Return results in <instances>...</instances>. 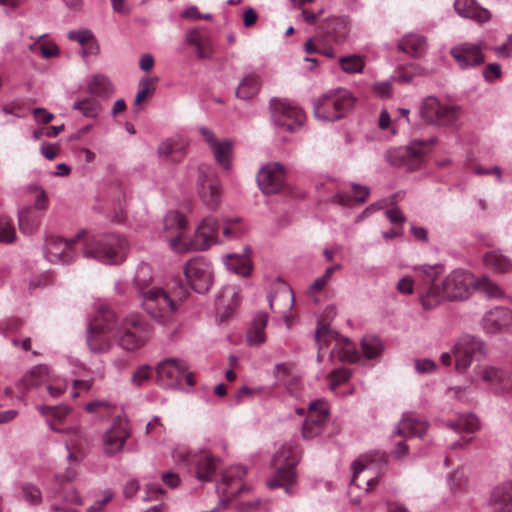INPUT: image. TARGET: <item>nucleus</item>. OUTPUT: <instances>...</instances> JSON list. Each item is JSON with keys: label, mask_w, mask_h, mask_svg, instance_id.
Returning <instances> with one entry per match:
<instances>
[{"label": "nucleus", "mask_w": 512, "mask_h": 512, "mask_svg": "<svg viewBox=\"0 0 512 512\" xmlns=\"http://www.w3.org/2000/svg\"><path fill=\"white\" fill-rule=\"evenodd\" d=\"M152 376V368L149 365H141L133 372L131 381L136 386H141L145 382L149 381Z\"/></svg>", "instance_id": "nucleus-52"}, {"label": "nucleus", "mask_w": 512, "mask_h": 512, "mask_svg": "<svg viewBox=\"0 0 512 512\" xmlns=\"http://www.w3.org/2000/svg\"><path fill=\"white\" fill-rule=\"evenodd\" d=\"M83 232H79L73 238L64 240L60 237L51 236L46 239L45 255L48 261L52 263H70L76 257V253L73 250V245L76 244L81 237Z\"/></svg>", "instance_id": "nucleus-17"}, {"label": "nucleus", "mask_w": 512, "mask_h": 512, "mask_svg": "<svg viewBox=\"0 0 512 512\" xmlns=\"http://www.w3.org/2000/svg\"><path fill=\"white\" fill-rule=\"evenodd\" d=\"M398 49L412 57L419 58L427 51V41L420 34L408 33L399 40Z\"/></svg>", "instance_id": "nucleus-29"}, {"label": "nucleus", "mask_w": 512, "mask_h": 512, "mask_svg": "<svg viewBox=\"0 0 512 512\" xmlns=\"http://www.w3.org/2000/svg\"><path fill=\"white\" fill-rule=\"evenodd\" d=\"M184 275L197 293L208 292L213 283L212 266L203 257L190 259L184 266Z\"/></svg>", "instance_id": "nucleus-14"}, {"label": "nucleus", "mask_w": 512, "mask_h": 512, "mask_svg": "<svg viewBox=\"0 0 512 512\" xmlns=\"http://www.w3.org/2000/svg\"><path fill=\"white\" fill-rule=\"evenodd\" d=\"M99 50V44L94 37L84 47H82V56L84 59H87L90 56H96L99 53Z\"/></svg>", "instance_id": "nucleus-62"}, {"label": "nucleus", "mask_w": 512, "mask_h": 512, "mask_svg": "<svg viewBox=\"0 0 512 512\" xmlns=\"http://www.w3.org/2000/svg\"><path fill=\"white\" fill-rule=\"evenodd\" d=\"M22 492H23L25 499L32 504L38 503L41 499V492H40L39 488H37L34 485H31V484L24 485L22 487Z\"/></svg>", "instance_id": "nucleus-56"}, {"label": "nucleus", "mask_w": 512, "mask_h": 512, "mask_svg": "<svg viewBox=\"0 0 512 512\" xmlns=\"http://www.w3.org/2000/svg\"><path fill=\"white\" fill-rule=\"evenodd\" d=\"M268 316L264 312H259L254 317L251 327L247 332V342L251 346H257L265 342V328L267 326Z\"/></svg>", "instance_id": "nucleus-33"}, {"label": "nucleus", "mask_w": 512, "mask_h": 512, "mask_svg": "<svg viewBox=\"0 0 512 512\" xmlns=\"http://www.w3.org/2000/svg\"><path fill=\"white\" fill-rule=\"evenodd\" d=\"M482 325L486 333L491 335L512 332V311L505 307H495L484 315Z\"/></svg>", "instance_id": "nucleus-21"}, {"label": "nucleus", "mask_w": 512, "mask_h": 512, "mask_svg": "<svg viewBox=\"0 0 512 512\" xmlns=\"http://www.w3.org/2000/svg\"><path fill=\"white\" fill-rule=\"evenodd\" d=\"M187 41L196 47L197 56L205 59L209 58L212 52V43L207 31L203 29H194L188 32Z\"/></svg>", "instance_id": "nucleus-30"}, {"label": "nucleus", "mask_w": 512, "mask_h": 512, "mask_svg": "<svg viewBox=\"0 0 512 512\" xmlns=\"http://www.w3.org/2000/svg\"><path fill=\"white\" fill-rule=\"evenodd\" d=\"M446 425L457 433H473L479 428L478 419L474 414H462L456 421L446 422Z\"/></svg>", "instance_id": "nucleus-38"}, {"label": "nucleus", "mask_w": 512, "mask_h": 512, "mask_svg": "<svg viewBox=\"0 0 512 512\" xmlns=\"http://www.w3.org/2000/svg\"><path fill=\"white\" fill-rule=\"evenodd\" d=\"M269 108L273 124L282 130L298 131L305 121L302 109L287 100L271 99Z\"/></svg>", "instance_id": "nucleus-10"}, {"label": "nucleus", "mask_w": 512, "mask_h": 512, "mask_svg": "<svg viewBox=\"0 0 512 512\" xmlns=\"http://www.w3.org/2000/svg\"><path fill=\"white\" fill-rule=\"evenodd\" d=\"M355 103L353 94L346 88L327 91L314 103V114L322 121H337L352 110Z\"/></svg>", "instance_id": "nucleus-5"}, {"label": "nucleus", "mask_w": 512, "mask_h": 512, "mask_svg": "<svg viewBox=\"0 0 512 512\" xmlns=\"http://www.w3.org/2000/svg\"><path fill=\"white\" fill-rule=\"evenodd\" d=\"M198 193L203 203L210 209H215L221 199L219 183L214 179H207L200 174L197 182Z\"/></svg>", "instance_id": "nucleus-27"}, {"label": "nucleus", "mask_w": 512, "mask_h": 512, "mask_svg": "<svg viewBox=\"0 0 512 512\" xmlns=\"http://www.w3.org/2000/svg\"><path fill=\"white\" fill-rule=\"evenodd\" d=\"M94 37L95 36L90 30L70 31L68 33V38L78 42L82 47H84Z\"/></svg>", "instance_id": "nucleus-55"}, {"label": "nucleus", "mask_w": 512, "mask_h": 512, "mask_svg": "<svg viewBox=\"0 0 512 512\" xmlns=\"http://www.w3.org/2000/svg\"><path fill=\"white\" fill-rule=\"evenodd\" d=\"M433 138L427 140L415 139L406 147L392 148L386 153V160L393 166L406 167L408 170L416 169L424 156L434 144Z\"/></svg>", "instance_id": "nucleus-9"}, {"label": "nucleus", "mask_w": 512, "mask_h": 512, "mask_svg": "<svg viewBox=\"0 0 512 512\" xmlns=\"http://www.w3.org/2000/svg\"><path fill=\"white\" fill-rule=\"evenodd\" d=\"M219 223L213 217H207L198 225L194 238L188 241L190 250H206L216 243Z\"/></svg>", "instance_id": "nucleus-22"}, {"label": "nucleus", "mask_w": 512, "mask_h": 512, "mask_svg": "<svg viewBox=\"0 0 512 512\" xmlns=\"http://www.w3.org/2000/svg\"><path fill=\"white\" fill-rule=\"evenodd\" d=\"M152 280V268L148 263L142 262L137 266L134 283L138 290V296L141 294V290H147L153 287L150 282Z\"/></svg>", "instance_id": "nucleus-39"}, {"label": "nucleus", "mask_w": 512, "mask_h": 512, "mask_svg": "<svg viewBox=\"0 0 512 512\" xmlns=\"http://www.w3.org/2000/svg\"><path fill=\"white\" fill-rule=\"evenodd\" d=\"M454 9L459 16L477 23H485L491 19L490 12L476 0H455Z\"/></svg>", "instance_id": "nucleus-26"}, {"label": "nucleus", "mask_w": 512, "mask_h": 512, "mask_svg": "<svg viewBox=\"0 0 512 512\" xmlns=\"http://www.w3.org/2000/svg\"><path fill=\"white\" fill-rule=\"evenodd\" d=\"M111 220L117 224L124 223L126 220V200L125 194L122 191L119 192V195L114 196Z\"/></svg>", "instance_id": "nucleus-49"}, {"label": "nucleus", "mask_w": 512, "mask_h": 512, "mask_svg": "<svg viewBox=\"0 0 512 512\" xmlns=\"http://www.w3.org/2000/svg\"><path fill=\"white\" fill-rule=\"evenodd\" d=\"M362 351L367 359H373L381 354L383 345L376 336H364L361 341Z\"/></svg>", "instance_id": "nucleus-43"}, {"label": "nucleus", "mask_w": 512, "mask_h": 512, "mask_svg": "<svg viewBox=\"0 0 512 512\" xmlns=\"http://www.w3.org/2000/svg\"><path fill=\"white\" fill-rule=\"evenodd\" d=\"M493 512H512V482L495 487L490 496Z\"/></svg>", "instance_id": "nucleus-28"}, {"label": "nucleus", "mask_w": 512, "mask_h": 512, "mask_svg": "<svg viewBox=\"0 0 512 512\" xmlns=\"http://www.w3.org/2000/svg\"><path fill=\"white\" fill-rule=\"evenodd\" d=\"M186 365L177 359L169 358L158 363L156 373L158 380L165 387H175L181 384Z\"/></svg>", "instance_id": "nucleus-23"}, {"label": "nucleus", "mask_w": 512, "mask_h": 512, "mask_svg": "<svg viewBox=\"0 0 512 512\" xmlns=\"http://www.w3.org/2000/svg\"><path fill=\"white\" fill-rule=\"evenodd\" d=\"M392 84L390 81L385 80L381 82H376L373 85V92L377 94L379 97L388 98L391 96Z\"/></svg>", "instance_id": "nucleus-59"}, {"label": "nucleus", "mask_w": 512, "mask_h": 512, "mask_svg": "<svg viewBox=\"0 0 512 512\" xmlns=\"http://www.w3.org/2000/svg\"><path fill=\"white\" fill-rule=\"evenodd\" d=\"M351 371L346 368H339L331 372V388L335 389L340 384L349 380Z\"/></svg>", "instance_id": "nucleus-53"}, {"label": "nucleus", "mask_w": 512, "mask_h": 512, "mask_svg": "<svg viewBox=\"0 0 512 512\" xmlns=\"http://www.w3.org/2000/svg\"><path fill=\"white\" fill-rule=\"evenodd\" d=\"M473 290L480 291L490 299H499L504 296L502 288L487 276H481L478 279H474Z\"/></svg>", "instance_id": "nucleus-37"}, {"label": "nucleus", "mask_w": 512, "mask_h": 512, "mask_svg": "<svg viewBox=\"0 0 512 512\" xmlns=\"http://www.w3.org/2000/svg\"><path fill=\"white\" fill-rule=\"evenodd\" d=\"M239 221H240L239 218L226 219L225 220L226 225L223 228V234L227 237H229V236L238 237L242 233V230H240L237 227Z\"/></svg>", "instance_id": "nucleus-58"}, {"label": "nucleus", "mask_w": 512, "mask_h": 512, "mask_svg": "<svg viewBox=\"0 0 512 512\" xmlns=\"http://www.w3.org/2000/svg\"><path fill=\"white\" fill-rule=\"evenodd\" d=\"M429 424L422 418L412 414H404L396 426L394 433L403 437H420L426 433Z\"/></svg>", "instance_id": "nucleus-25"}, {"label": "nucleus", "mask_w": 512, "mask_h": 512, "mask_svg": "<svg viewBox=\"0 0 512 512\" xmlns=\"http://www.w3.org/2000/svg\"><path fill=\"white\" fill-rule=\"evenodd\" d=\"M157 153L162 160L179 162L185 155L184 144L175 139H166L159 144Z\"/></svg>", "instance_id": "nucleus-32"}, {"label": "nucleus", "mask_w": 512, "mask_h": 512, "mask_svg": "<svg viewBox=\"0 0 512 512\" xmlns=\"http://www.w3.org/2000/svg\"><path fill=\"white\" fill-rule=\"evenodd\" d=\"M412 269L417 273V276L427 284L426 291L419 296L424 309H434L443 300L447 299L443 283H441V285L437 283V279L443 273V267L441 265L423 264L414 266Z\"/></svg>", "instance_id": "nucleus-7"}, {"label": "nucleus", "mask_w": 512, "mask_h": 512, "mask_svg": "<svg viewBox=\"0 0 512 512\" xmlns=\"http://www.w3.org/2000/svg\"><path fill=\"white\" fill-rule=\"evenodd\" d=\"M146 433L160 436L165 432V427L161 423L160 418L155 416L146 424Z\"/></svg>", "instance_id": "nucleus-60"}, {"label": "nucleus", "mask_w": 512, "mask_h": 512, "mask_svg": "<svg viewBox=\"0 0 512 512\" xmlns=\"http://www.w3.org/2000/svg\"><path fill=\"white\" fill-rule=\"evenodd\" d=\"M73 109L81 111L85 117L93 118L100 113L101 105L97 100L88 98L74 102Z\"/></svg>", "instance_id": "nucleus-48"}, {"label": "nucleus", "mask_w": 512, "mask_h": 512, "mask_svg": "<svg viewBox=\"0 0 512 512\" xmlns=\"http://www.w3.org/2000/svg\"><path fill=\"white\" fill-rule=\"evenodd\" d=\"M177 464L193 466L195 475L202 482L210 481L216 471V459L206 450L190 451L185 446H177L172 451Z\"/></svg>", "instance_id": "nucleus-8"}, {"label": "nucleus", "mask_w": 512, "mask_h": 512, "mask_svg": "<svg viewBox=\"0 0 512 512\" xmlns=\"http://www.w3.org/2000/svg\"><path fill=\"white\" fill-rule=\"evenodd\" d=\"M161 479L167 487L172 489L176 488L181 482L179 475L172 471L163 473Z\"/></svg>", "instance_id": "nucleus-64"}, {"label": "nucleus", "mask_w": 512, "mask_h": 512, "mask_svg": "<svg viewBox=\"0 0 512 512\" xmlns=\"http://www.w3.org/2000/svg\"><path fill=\"white\" fill-rule=\"evenodd\" d=\"M158 81L157 77H145L138 84V92L135 96V104L138 105L148 97L152 96L155 92V83Z\"/></svg>", "instance_id": "nucleus-46"}, {"label": "nucleus", "mask_w": 512, "mask_h": 512, "mask_svg": "<svg viewBox=\"0 0 512 512\" xmlns=\"http://www.w3.org/2000/svg\"><path fill=\"white\" fill-rule=\"evenodd\" d=\"M186 296L187 289L184 287L167 290L155 286L141 290L139 302L151 318L165 324L173 319Z\"/></svg>", "instance_id": "nucleus-2"}, {"label": "nucleus", "mask_w": 512, "mask_h": 512, "mask_svg": "<svg viewBox=\"0 0 512 512\" xmlns=\"http://www.w3.org/2000/svg\"><path fill=\"white\" fill-rule=\"evenodd\" d=\"M354 190V196L351 197L347 195L344 192H338L336 195H334V201L339 203L340 205H348L352 200L364 203L369 195V189L364 186H360L357 184L352 185Z\"/></svg>", "instance_id": "nucleus-41"}, {"label": "nucleus", "mask_w": 512, "mask_h": 512, "mask_svg": "<svg viewBox=\"0 0 512 512\" xmlns=\"http://www.w3.org/2000/svg\"><path fill=\"white\" fill-rule=\"evenodd\" d=\"M339 64L344 72L353 74L362 72L365 66V61L362 56L350 55L341 57L339 59Z\"/></svg>", "instance_id": "nucleus-44"}, {"label": "nucleus", "mask_w": 512, "mask_h": 512, "mask_svg": "<svg viewBox=\"0 0 512 512\" xmlns=\"http://www.w3.org/2000/svg\"><path fill=\"white\" fill-rule=\"evenodd\" d=\"M260 89V78L256 74H249L242 79L236 89V97L242 100L253 98Z\"/></svg>", "instance_id": "nucleus-36"}, {"label": "nucleus", "mask_w": 512, "mask_h": 512, "mask_svg": "<svg viewBox=\"0 0 512 512\" xmlns=\"http://www.w3.org/2000/svg\"><path fill=\"white\" fill-rule=\"evenodd\" d=\"M114 406L106 400H94L86 404L85 409L90 414L109 416L114 411Z\"/></svg>", "instance_id": "nucleus-50"}, {"label": "nucleus", "mask_w": 512, "mask_h": 512, "mask_svg": "<svg viewBox=\"0 0 512 512\" xmlns=\"http://www.w3.org/2000/svg\"><path fill=\"white\" fill-rule=\"evenodd\" d=\"M224 263L228 270L242 277H248L252 271V263L247 254L226 255Z\"/></svg>", "instance_id": "nucleus-34"}, {"label": "nucleus", "mask_w": 512, "mask_h": 512, "mask_svg": "<svg viewBox=\"0 0 512 512\" xmlns=\"http://www.w3.org/2000/svg\"><path fill=\"white\" fill-rule=\"evenodd\" d=\"M214 157L223 168H230V159L232 154V142L228 139L220 141L214 147L211 148Z\"/></svg>", "instance_id": "nucleus-40"}, {"label": "nucleus", "mask_w": 512, "mask_h": 512, "mask_svg": "<svg viewBox=\"0 0 512 512\" xmlns=\"http://www.w3.org/2000/svg\"><path fill=\"white\" fill-rule=\"evenodd\" d=\"M329 415L328 403L323 399L311 402L308 406V416L302 425V437L313 439L321 434Z\"/></svg>", "instance_id": "nucleus-16"}, {"label": "nucleus", "mask_w": 512, "mask_h": 512, "mask_svg": "<svg viewBox=\"0 0 512 512\" xmlns=\"http://www.w3.org/2000/svg\"><path fill=\"white\" fill-rule=\"evenodd\" d=\"M128 328L125 323L118 325L115 313L107 306H100L88 325L87 344L95 353L109 350L110 338L113 337L124 350L128 349L126 335Z\"/></svg>", "instance_id": "nucleus-1"}, {"label": "nucleus", "mask_w": 512, "mask_h": 512, "mask_svg": "<svg viewBox=\"0 0 512 512\" xmlns=\"http://www.w3.org/2000/svg\"><path fill=\"white\" fill-rule=\"evenodd\" d=\"M17 238L15 226L7 216H0V243L12 244Z\"/></svg>", "instance_id": "nucleus-45"}, {"label": "nucleus", "mask_w": 512, "mask_h": 512, "mask_svg": "<svg viewBox=\"0 0 512 512\" xmlns=\"http://www.w3.org/2000/svg\"><path fill=\"white\" fill-rule=\"evenodd\" d=\"M450 54L461 69L475 67L484 62V55L477 44H460L453 47Z\"/></svg>", "instance_id": "nucleus-24"}, {"label": "nucleus", "mask_w": 512, "mask_h": 512, "mask_svg": "<svg viewBox=\"0 0 512 512\" xmlns=\"http://www.w3.org/2000/svg\"><path fill=\"white\" fill-rule=\"evenodd\" d=\"M164 230L162 237L169 243L171 249L177 253H186L190 250L188 240L184 237L187 221L180 212L171 210L163 220Z\"/></svg>", "instance_id": "nucleus-12"}, {"label": "nucleus", "mask_w": 512, "mask_h": 512, "mask_svg": "<svg viewBox=\"0 0 512 512\" xmlns=\"http://www.w3.org/2000/svg\"><path fill=\"white\" fill-rule=\"evenodd\" d=\"M501 76V68L497 63H489L483 70V77L487 82H494Z\"/></svg>", "instance_id": "nucleus-57"}, {"label": "nucleus", "mask_w": 512, "mask_h": 512, "mask_svg": "<svg viewBox=\"0 0 512 512\" xmlns=\"http://www.w3.org/2000/svg\"><path fill=\"white\" fill-rule=\"evenodd\" d=\"M299 448L296 444L286 443L275 453L272 463L276 467L273 476L267 481L270 489L284 488L288 495L293 494L292 486L296 483L295 466L299 461Z\"/></svg>", "instance_id": "nucleus-4"}, {"label": "nucleus", "mask_w": 512, "mask_h": 512, "mask_svg": "<svg viewBox=\"0 0 512 512\" xmlns=\"http://www.w3.org/2000/svg\"><path fill=\"white\" fill-rule=\"evenodd\" d=\"M421 117L428 123L438 126H452L460 116V107L441 102L434 96L425 98L420 108Z\"/></svg>", "instance_id": "nucleus-11"}, {"label": "nucleus", "mask_w": 512, "mask_h": 512, "mask_svg": "<svg viewBox=\"0 0 512 512\" xmlns=\"http://www.w3.org/2000/svg\"><path fill=\"white\" fill-rule=\"evenodd\" d=\"M455 368L457 371H465L474 360H479L485 355L484 343L472 335L462 336L453 346Z\"/></svg>", "instance_id": "nucleus-13"}, {"label": "nucleus", "mask_w": 512, "mask_h": 512, "mask_svg": "<svg viewBox=\"0 0 512 512\" xmlns=\"http://www.w3.org/2000/svg\"><path fill=\"white\" fill-rule=\"evenodd\" d=\"M130 351L143 347L151 336L150 326L143 321L130 319Z\"/></svg>", "instance_id": "nucleus-31"}, {"label": "nucleus", "mask_w": 512, "mask_h": 512, "mask_svg": "<svg viewBox=\"0 0 512 512\" xmlns=\"http://www.w3.org/2000/svg\"><path fill=\"white\" fill-rule=\"evenodd\" d=\"M247 470L242 465H234L222 472L221 480L217 483V491L223 497H235L242 491L246 490V486L242 483Z\"/></svg>", "instance_id": "nucleus-19"}, {"label": "nucleus", "mask_w": 512, "mask_h": 512, "mask_svg": "<svg viewBox=\"0 0 512 512\" xmlns=\"http://www.w3.org/2000/svg\"><path fill=\"white\" fill-rule=\"evenodd\" d=\"M88 89L92 94L100 97L108 96L113 92L111 82L102 74H97L93 77Z\"/></svg>", "instance_id": "nucleus-42"}, {"label": "nucleus", "mask_w": 512, "mask_h": 512, "mask_svg": "<svg viewBox=\"0 0 512 512\" xmlns=\"http://www.w3.org/2000/svg\"><path fill=\"white\" fill-rule=\"evenodd\" d=\"M315 341L320 345V350L332 345L330 351L332 360L354 363L360 358L354 344L348 338L340 336L329 325L319 324L315 331Z\"/></svg>", "instance_id": "nucleus-6"}, {"label": "nucleus", "mask_w": 512, "mask_h": 512, "mask_svg": "<svg viewBox=\"0 0 512 512\" xmlns=\"http://www.w3.org/2000/svg\"><path fill=\"white\" fill-rule=\"evenodd\" d=\"M495 52L499 57L509 58L512 56V35H510L506 42L495 48Z\"/></svg>", "instance_id": "nucleus-63"}, {"label": "nucleus", "mask_w": 512, "mask_h": 512, "mask_svg": "<svg viewBox=\"0 0 512 512\" xmlns=\"http://www.w3.org/2000/svg\"><path fill=\"white\" fill-rule=\"evenodd\" d=\"M38 411L45 416L52 417L55 421H61L64 419L70 412V408L68 406H48L43 405L39 406Z\"/></svg>", "instance_id": "nucleus-51"}, {"label": "nucleus", "mask_w": 512, "mask_h": 512, "mask_svg": "<svg viewBox=\"0 0 512 512\" xmlns=\"http://www.w3.org/2000/svg\"><path fill=\"white\" fill-rule=\"evenodd\" d=\"M128 438V419L117 415L112 426L103 435V447L107 455L113 456L120 452Z\"/></svg>", "instance_id": "nucleus-18"}, {"label": "nucleus", "mask_w": 512, "mask_h": 512, "mask_svg": "<svg viewBox=\"0 0 512 512\" xmlns=\"http://www.w3.org/2000/svg\"><path fill=\"white\" fill-rule=\"evenodd\" d=\"M125 244V239L115 234L92 235L84 243L83 255L104 264H119L126 258Z\"/></svg>", "instance_id": "nucleus-3"}, {"label": "nucleus", "mask_w": 512, "mask_h": 512, "mask_svg": "<svg viewBox=\"0 0 512 512\" xmlns=\"http://www.w3.org/2000/svg\"><path fill=\"white\" fill-rule=\"evenodd\" d=\"M503 375V371L494 367H486L481 371L482 380L488 383L501 382Z\"/></svg>", "instance_id": "nucleus-54"}, {"label": "nucleus", "mask_w": 512, "mask_h": 512, "mask_svg": "<svg viewBox=\"0 0 512 512\" xmlns=\"http://www.w3.org/2000/svg\"><path fill=\"white\" fill-rule=\"evenodd\" d=\"M483 261L486 267L497 273H507L512 270V260L498 250L487 252L484 255Z\"/></svg>", "instance_id": "nucleus-35"}, {"label": "nucleus", "mask_w": 512, "mask_h": 512, "mask_svg": "<svg viewBox=\"0 0 512 512\" xmlns=\"http://www.w3.org/2000/svg\"><path fill=\"white\" fill-rule=\"evenodd\" d=\"M397 290L402 294H412L414 291V280L410 276L401 278L397 284Z\"/></svg>", "instance_id": "nucleus-61"}, {"label": "nucleus", "mask_w": 512, "mask_h": 512, "mask_svg": "<svg viewBox=\"0 0 512 512\" xmlns=\"http://www.w3.org/2000/svg\"><path fill=\"white\" fill-rule=\"evenodd\" d=\"M257 183L264 194L279 192L285 183L284 167L277 162L267 164L258 172Z\"/></svg>", "instance_id": "nucleus-20"}, {"label": "nucleus", "mask_w": 512, "mask_h": 512, "mask_svg": "<svg viewBox=\"0 0 512 512\" xmlns=\"http://www.w3.org/2000/svg\"><path fill=\"white\" fill-rule=\"evenodd\" d=\"M447 300H465L474 288V276L461 269L453 270L442 281Z\"/></svg>", "instance_id": "nucleus-15"}, {"label": "nucleus", "mask_w": 512, "mask_h": 512, "mask_svg": "<svg viewBox=\"0 0 512 512\" xmlns=\"http://www.w3.org/2000/svg\"><path fill=\"white\" fill-rule=\"evenodd\" d=\"M342 269V265L337 263L335 264L334 266H331V267H328L324 274L318 278H316L312 283L311 285L308 287V294L309 295H314L318 292H320L326 285L327 283L330 281L333 273L336 271V270H340Z\"/></svg>", "instance_id": "nucleus-47"}]
</instances>
